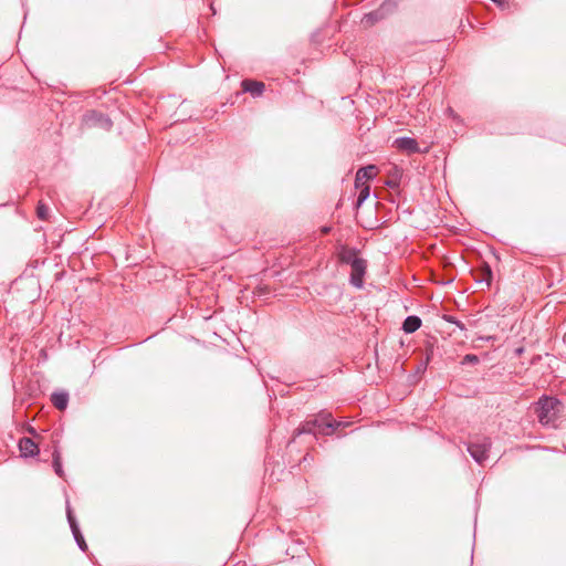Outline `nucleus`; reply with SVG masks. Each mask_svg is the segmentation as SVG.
Instances as JSON below:
<instances>
[{
	"mask_svg": "<svg viewBox=\"0 0 566 566\" xmlns=\"http://www.w3.org/2000/svg\"><path fill=\"white\" fill-rule=\"evenodd\" d=\"M492 442L489 437L475 436L467 442V450L475 462L482 464L488 458Z\"/></svg>",
	"mask_w": 566,
	"mask_h": 566,
	"instance_id": "nucleus-2",
	"label": "nucleus"
},
{
	"mask_svg": "<svg viewBox=\"0 0 566 566\" xmlns=\"http://www.w3.org/2000/svg\"><path fill=\"white\" fill-rule=\"evenodd\" d=\"M19 451L22 458H33L39 454V446L28 437H23L18 443Z\"/></svg>",
	"mask_w": 566,
	"mask_h": 566,
	"instance_id": "nucleus-7",
	"label": "nucleus"
},
{
	"mask_svg": "<svg viewBox=\"0 0 566 566\" xmlns=\"http://www.w3.org/2000/svg\"><path fill=\"white\" fill-rule=\"evenodd\" d=\"M356 188L359 189V195H358V198L356 201V208L358 209L365 202V200L369 197L370 186L368 184H360V187H356Z\"/></svg>",
	"mask_w": 566,
	"mask_h": 566,
	"instance_id": "nucleus-17",
	"label": "nucleus"
},
{
	"mask_svg": "<svg viewBox=\"0 0 566 566\" xmlns=\"http://www.w3.org/2000/svg\"><path fill=\"white\" fill-rule=\"evenodd\" d=\"M329 231H331L329 227H323L322 228V232L325 233V234L328 233Z\"/></svg>",
	"mask_w": 566,
	"mask_h": 566,
	"instance_id": "nucleus-24",
	"label": "nucleus"
},
{
	"mask_svg": "<svg viewBox=\"0 0 566 566\" xmlns=\"http://www.w3.org/2000/svg\"><path fill=\"white\" fill-rule=\"evenodd\" d=\"M28 431H29L31 434H35V430H34V428H32V427H30V428L28 429Z\"/></svg>",
	"mask_w": 566,
	"mask_h": 566,
	"instance_id": "nucleus-25",
	"label": "nucleus"
},
{
	"mask_svg": "<svg viewBox=\"0 0 566 566\" xmlns=\"http://www.w3.org/2000/svg\"><path fill=\"white\" fill-rule=\"evenodd\" d=\"M66 516H67V522L70 524V527H71V531H72V534L74 536V539L77 544V546L80 547V549L82 552H86L87 551V544L80 531V527L77 525V522L75 520V516L73 515V511L71 509V506L67 504L66 506Z\"/></svg>",
	"mask_w": 566,
	"mask_h": 566,
	"instance_id": "nucleus-6",
	"label": "nucleus"
},
{
	"mask_svg": "<svg viewBox=\"0 0 566 566\" xmlns=\"http://www.w3.org/2000/svg\"><path fill=\"white\" fill-rule=\"evenodd\" d=\"M336 429L329 422H317L316 424V437L317 436H332Z\"/></svg>",
	"mask_w": 566,
	"mask_h": 566,
	"instance_id": "nucleus-19",
	"label": "nucleus"
},
{
	"mask_svg": "<svg viewBox=\"0 0 566 566\" xmlns=\"http://www.w3.org/2000/svg\"><path fill=\"white\" fill-rule=\"evenodd\" d=\"M359 251L355 248H348L346 245H342L338 250L337 256L340 263L349 264L350 266L361 260L358 256Z\"/></svg>",
	"mask_w": 566,
	"mask_h": 566,
	"instance_id": "nucleus-9",
	"label": "nucleus"
},
{
	"mask_svg": "<svg viewBox=\"0 0 566 566\" xmlns=\"http://www.w3.org/2000/svg\"><path fill=\"white\" fill-rule=\"evenodd\" d=\"M242 91L250 93L253 97H260L265 91V84L255 80H243L241 82Z\"/></svg>",
	"mask_w": 566,
	"mask_h": 566,
	"instance_id": "nucleus-10",
	"label": "nucleus"
},
{
	"mask_svg": "<svg viewBox=\"0 0 566 566\" xmlns=\"http://www.w3.org/2000/svg\"><path fill=\"white\" fill-rule=\"evenodd\" d=\"M534 410L543 427L556 428L563 411V402L556 397L543 395L534 403Z\"/></svg>",
	"mask_w": 566,
	"mask_h": 566,
	"instance_id": "nucleus-1",
	"label": "nucleus"
},
{
	"mask_svg": "<svg viewBox=\"0 0 566 566\" xmlns=\"http://www.w3.org/2000/svg\"><path fill=\"white\" fill-rule=\"evenodd\" d=\"M316 424H317V421H316L315 417L313 419H308V420L304 421L298 428H296L294 430L292 441L296 437L304 434V433L313 434L316 437Z\"/></svg>",
	"mask_w": 566,
	"mask_h": 566,
	"instance_id": "nucleus-13",
	"label": "nucleus"
},
{
	"mask_svg": "<svg viewBox=\"0 0 566 566\" xmlns=\"http://www.w3.org/2000/svg\"><path fill=\"white\" fill-rule=\"evenodd\" d=\"M385 6H386V3H384L379 9L365 14L364 20L367 23L373 24V23L377 22L378 20L382 19Z\"/></svg>",
	"mask_w": 566,
	"mask_h": 566,
	"instance_id": "nucleus-18",
	"label": "nucleus"
},
{
	"mask_svg": "<svg viewBox=\"0 0 566 566\" xmlns=\"http://www.w3.org/2000/svg\"><path fill=\"white\" fill-rule=\"evenodd\" d=\"M421 318L416 315L407 316L402 323V331L407 334L415 333L421 326Z\"/></svg>",
	"mask_w": 566,
	"mask_h": 566,
	"instance_id": "nucleus-14",
	"label": "nucleus"
},
{
	"mask_svg": "<svg viewBox=\"0 0 566 566\" xmlns=\"http://www.w3.org/2000/svg\"><path fill=\"white\" fill-rule=\"evenodd\" d=\"M386 185L389 186L390 188H395L398 186L397 182L395 181H387Z\"/></svg>",
	"mask_w": 566,
	"mask_h": 566,
	"instance_id": "nucleus-23",
	"label": "nucleus"
},
{
	"mask_svg": "<svg viewBox=\"0 0 566 566\" xmlns=\"http://www.w3.org/2000/svg\"><path fill=\"white\" fill-rule=\"evenodd\" d=\"M480 359L476 355L474 354H467L462 360H461V364L462 365H476L479 364Z\"/></svg>",
	"mask_w": 566,
	"mask_h": 566,
	"instance_id": "nucleus-22",
	"label": "nucleus"
},
{
	"mask_svg": "<svg viewBox=\"0 0 566 566\" xmlns=\"http://www.w3.org/2000/svg\"><path fill=\"white\" fill-rule=\"evenodd\" d=\"M442 318L448 322V323H451V324H454L457 327H459L461 331H465V325L459 321L457 317L452 316V315H448V314H444L442 316Z\"/></svg>",
	"mask_w": 566,
	"mask_h": 566,
	"instance_id": "nucleus-21",
	"label": "nucleus"
},
{
	"mask_svg": "<svg viewBox=\"0 0 566 566\" xmlns=\"http://www.w3.org/2000/svg\"><path fill=\"white\" fill-rule=\"evenodd\" d=\"M52 465H53V470H54L55 474L60 478H63L64 471L62 468V459H61V453L57 450V448H55L52 453Z\"/></svg>",
	"mask_w": 566,
	"mask_h": 566,
	"instance_id": "nucleus-15",
	"label": "nucleus"
},
{
	"mask_svg": "<svg viewBox=\"0 0 566 566\" xmlns=\"http://www.w3.org/2000/svg\"><path fill=\"white\" fill-rule=\"evenodd\" d=\"M69 398V392L61 390L53 392L50 400L57 410L63 411L67 408Z\"/></svg>",
	"mask_w": 566,
	"mask_h": 566,
	"instance_id": "nucleus-12",
	"label": "nucleus"
},
{
	"mask_svg": "<svg viewBox=\"0 0 566 566\" xmlns=\"http://www.w3.org/2000/svg\"><path fill=\"white\" fill-rule=\"evenodd\" d=\"M392 146L407 155L422 153L418 142L415 138L407 136L396 138Z\"/></svg>",
	"mask_w": 566,
	"mask_h": 566,
	"instance_id": "nucleus-5",
	"label": "nucleus"
},
{
	"mask_svg": "<svg viewBox=\"0 0 566 566\" xmlns=\"http://www.w3.org/2000/svg\"><path fill=\"white\" fill-rule=\"evenodd\" d=\"M82 125L86 128L98 127L104 130H109L113 126V122L101 112L90 111L83 115Z\"/></svg>",
	"mask_w": 566,
	"mask_h": 566,
	"instance_id": "nucleus-3",
	"label": "nucleus"
},
{
	"mask_svg": "<svg viewBox=\"0 0 566 566\" xmlns=\"http://www.w3.org/2000/svg\"><path fill=\"white\" fill-rule=\"evenodd\" d=\"M317 422H329L334 429L340 427V422L333 419L332 413L328 411H321L315 416Z\"/></svg>",
	"mask_w": 566,
	"mask_h": 566,
	"instance_id": "nucleus-16",
	"label": "nucleus"
},
{
	"mask_svg": "<svg viewBox=\"0 0 566 566\" xmlns=\"http://www.w3.org/2000/svg\"><path fill=\"white\" fill-rule=\"evenodd\" d=\"M36 216L40 220L46 221L50 216V208L42 201H39L36 206Z\"/></svg>",
	"mask_w": 566,
	"mask_h": 566,
	"instance_id": "nucleus-20",
	"label": "nucleus"
},
{
	"mask_svg": "<svg viewBox=\"0 0 566 566\" xmlns=\"http://www.w3.org/2000/svg\"><path fill=\"white\" fill-rule=\"evenodd\" d=\"M350 268V284L357 289H361L364 286V277L367 270V261L365 259H361L355 264H353Z\"/></svg>",
	"mask_w": 566,
	"mask_h": 566,
	"instance_id": "nucleus-4",
	"label": "nucleus"
},
{
	"mask_svg": "<svg viewBox=\"0 0 566 566\" xmlns=\"http://www.w3.org/2000/svg\"><path fill=\"white\" fill-rule=\"evenodd\" d=\"M474 277L478 284H485L486 287H490L493 279V272L491 266L488 263H483L476 270Z\"/></svg>",
	"mask_w": 566,
	"mask_h": 566,
	"instance_id": "nucleus-11",
	"label": "nucleus"
},
{
	"mask_svg": "<svg viewBox=\"0 0 566 566\" xmlns=\"http://www.w3.org/2000/svg\"><path fill=\"white\" fill-rule=\"evenodd\" d=\"M378 168L375 165H368L357 170L355 177V187H360V184H367L368 180L376 178Z\"/></svg>",
	"mask_w": 566,
	"mask_h": 566,
	"instance_id": "nucleus-8",
	"label": "nucleus"
},
{
	"mask_svg": "<svg viewBox=\"0 0 566 566\" xmlns=\"http://www.w3.org/2000/svg\"><path fill=\"white\" fill-rule=\"evenodd\" d=\"M340 422V427H345L347 426V423L343 422V421H339Z\"/></svg>",
	"mask_w": 566,
	"mask_h": 566,
	"instance_id": "nucleus-26",
	"label": "nucleus"
}]
</instances>
